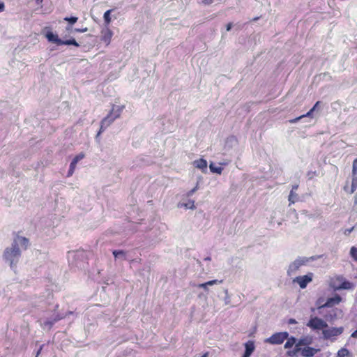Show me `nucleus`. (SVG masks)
Masks as SVG:
<instances>
[{
	"mask_svg": "<svg viewBox=\"0 0 357 357\" xmlns=\"http://www.w3.org/2000/svg\"><path fill=\"white\" fill-rule=\"evenodd\" d=\"M288 337L289 333L287 332L276 333L267 338L265 342L271 344H280L287 339Z\"/></svg>",
	"mask_w": 357,
	"mask_h": 357,
	"instance_id": "nucleus-7",
	"label": "nucleus"
},
{
	"mask_svg": "<svg viewBox=\"0 0 357 357\" xmlns=\"http://www.w3.org/2000/svg\"><path fill=\"white\" fill-rule=\"evenodd\" d=\"M353 230H354V227H351V228H349V229H345L344 234L345 235H349Z\"/></svg>",
	"mask_w": 357,
	"mask_h": 357,
	"instance_id": "nucleus-44",
	"label": "nucleus"
},
{
	"mask_svg": "<svg viewBox=\"0 0 357 357\" xmlns=\"http://www.w3.org/2000/svg\"><path fill=\"white\" fill-rule=\"evenodd\" d=\"M298 185L296 184L292 186L289 195V201L291 204H294L298 198V195L296 193V190L298 189Z\"/></svg>",
	"mask_w": 357,
	"mask_h": 357,
	"instance_id": "nucleus-16",
	"label": "nucleus"
},
{
	"mask_svg": "<svg viewBox=\"0 0 357 357\" xmlns=\"http://www.w3.org/2000/svg\"><path fill=\"white\" fill-rule=\"evenodd\" d=\"M318 351H319V349L307 347L301 349V355L303 357H313Z\"/></svg>",
	"mask_w": 357,
	"mask_h": 357,
	"instance_id": "nucleus-10",
	"label": "nucleus"
},
{
	"mask_svg": "<svg viewBox=\"0 0 357 357\" xmlns=\"http://www.w3.org/2000/svg\"><path fill=\"white\" fill-rule=\"evenodd\" d=\"M225 296L224 298L225 304L229 305L231 302V300H230V296H229V294H228V290L225 289Z\"/></svg>",
	"mask_w": 357,
	"mask_h": 357,
	"instance_id": "nucleus-34",
	"label": "nucleus"
},
{
	"mask_svg": "<svg viewBox=\"0 0 357 357\" xmlns=\"http://www.w3.org/2000/svg\"><path fill=\"white\" fill-rule=\"evenodd\" d=\"M255 350V344H254V342L252 341H248L245 344V351H248V352H250L251 354H252V352L254 351Z\"/></svg>",
	"mask_w": 357,
	"mask_h": 357,
	"instance_id": "nucleus-25",
	"label": "nucleus"
},
{
	"mask_svg": "<svg viewBox=\"0 0 357 357\" xmlns=\"http://www.w3.org/2000/svg\"><path fill=\"white\" fill-rule=\"evenodd\" d=\"M351 337L357 339V329L351 333Z\"/></svg>",
	"mask_w": 357,
	"mask_h": 357,
	"instance_id": "nucleus-45",
	"label": "nucleus"
},
{
	"mask_svg": "<svg viewBox=\"0 0 357 357\" xmlns=\"http://www.w3.org/2000/svg\"><path fill=\"white\" fill-rule=\"evenodd\" d=\"M4 10V3L2 2H0V13L3 11Z\"/></svg>",
	"mask_w": 357,
	"mask_h": 357,
	"instance_id": "nucleus-49",
	"label": "nucleus"
},
{
	"mask_svg": "<svg viewBox=\"0 0 357 357\" xmlns=\"http://www.w3.org/2000/svg\"><path fill=\"white\" fill-rule=\"evenodd\" d=\"M52 319H53V318H52V317H50V318L47 319H46L45 321H44L43 322L52 321Z\"/></svg>",
	"mask_w": 357,
	"mask_h": 357,
	"instance_id": "nucleus-52",
	"label": "nucleus"
},
{
	"mask_svg": "<svg viewBox=\"0 0 357 357\" xmlns=\"http://www.w3.org/2000/svg\"><path fill=\"white\" fill-rule=\"evenodd\" d=\"M21 257V250L16 243H12L3 252V258L6 263L8 264L11 269L15 270L17 264Z\"/></svg>",
	"mask_w": 357,
	"mask_h": 357,
	"instance_id": "nucleus-1",
	"label": "nucleus"
},
{
	"mask_svg": "<svg viewBox=\"0 0 357 357\" xmlns=\"http://www.w3.org/2000/svg\"><path fill=\"white\" fill-rule=\"evenodd\" d=\"M342 298L339 295H335L333 297L328 298L326 302L320 307H331L335 305H337L340 303Z\"/></svg>",
	"mask_w": 357,
	"mask_h": 357,
	"instance_id": "nucleus-9",
	"label": "nucleus"
},
{
	"mask_svg": "<svg viewBox=\"0 0 357 357\" xmlns=\"http://www.w3.org/2000/svg\"><path fill=\"white\" fill-rule=\"evenodd\" d=\"M321 102L320 101H317L314 105L312 107V109L314 112L315 110H317L318 109V107L319 105L321 104Z\"/></svg>",
	"mask_w": 357,
	"mask_h": 357,
	"instance_id": "nucleus-40",
	"label": "nucleus"
},
{
	"mask_svg": "<svg viewBox=\"0 0 357 357\" xmlns=\"http://www.w3.org/2000/svg\"><path fill=\"white\" fill-rule=\"evenodd\" d=\"M343 331L344 328L342 326L326 328L322 331L323 337L325 340H330L340 335Z\"/></svg>",
	"mask_w": 357,
	"mask_h": 357,
	"instance_id": "nucleus-5",
	"label": "nucleus"
},
{
	"mask_svg": "<svg viewBox=\"0 0 357 357\" xmlns=\"http://www.w3.org/2000/svg\"><path fill=\"white\" fill-rule=\"evenodd\" d=\"M307 326L312 330H321L328 328V324L323 319L315 317H312L307 324Z\"/></svg>",
	"mask_w": 357,
	"mask_h": 357,
	"instance_id": "nucleus-6",
	"label": "nucleus"
},
{
	"mask_svg": "<svg viewBox=\"0 0 357 357\" xmlns=\"http://www.w3.org/2000/svg\"><path fill=\"white\" fill-rule=\"evenodd\" d=\"M66 30L67 31H72L73 30V27H72V25L70 24H68L67 26H66Z\"/></svg>",
	"mask_w": 357,
	"mask_h": 357,
	"instance_id": "nucleus-51",
	"label": "nucleus"
},
{
	"mask_svg": "<svg viewBox=\"0 0 357 357\" xmlns=\"http://www.w3.org/2000/svg\"><path fill=\"white\" fill-rule=\"evenodd\" d=\"M350 255L354 261H357V248L352 246L350 249Z\"/></svg>",
	"mask_w": 357,
	"mask_h": 357,
	"instance_id": "nucleus-29",
	"label": "nucleus"
},
{
	"mask_svg": "<svg viewBox=\"0 0 357 357\" xmlns=\"http://www.w3.org/2000/svg\"><path fill=\"white\" fill-rule=\"evenodd\" d=\"M52 321H49V322H43L41 325L43 326V327L44 328H48V329H50L52 326L56 323L58 321L65 318V316H63L62 314H56L55 315H53L52 316Z\"/></svg>",
	"mask_w": 357,
	"mask_h": 357,
	"instance_id": "nucleus-11",
	"label": "nucleus"
},
{
	"mask_svg": "<svg viewBox=\"0 0 357 357\" xmlns=\"http://www.w3.org/2000/svg\"><path fill=\"white\" fill-rule=\"evenodd\" d=\"M113 11L112 9L107 10L103 15L104 22L106 26H108L111 22V13Z\"/></svg>",
	"mask_w": 357,
	"mask_h": 357,
	"instance_id": "nucleus-23",
	"label": "nucleus"
},
{
	"mask_svg": "<svg viewBox=\"0 0 357 357\" xmlns=\"http://www.w3.org/2000/svg\"><path fill=\"white\" fill-rule=\"evenodd\" d=\"M78 18L77 17H66L64 18V20L68 22L69 23V24L70 25H73L74 24L75 22H77Z\"/></svg>",
	"mask_w": 357,
	"mask_h": 357,
	"instance_id": "nucleus-30",
	"label": "nucleus"
},
{
	"mask_svg": "<svg viewBox=\"0 0 357 357\" xmlns=\"http://www.w3.org/2000/svg\"><path fill=\"white\" fill-rule=\"evenodd\" d=\"M351 173H357V158L353 162Z\"/></svg>",
	"mask_w": 357,
	"mask_h": 357,
	"instance_id": "nucleus-35",
	"label": "nucleus"
},
{
	"mask_svg": "<svg viewBox=\"0 0 357 357\" xmlns=\"http://www.w3.org/2000/svg\"><path fill=\"white\" fill-rule=\"evenodd\" d=\"M214 0H202V3L204 5H210L213 2Z\"/></svg>",
	"mask_w": 357,
	"mask_h": 357,
	"instance_id": "nucleus-42",
	"label": "nucleus"
},
{
	"mask_svg": "<svg viewBox=\"0 0 357 357\" xmlns=\"http://www.w3.org/2000/svg\"><path fill=\"white\" fill-rule=\"evenodd\" d=\"M251 354H252L251 353L245 351L242 357H250L251 356Z\"/></svg>",
	"mask_w": 357,
	"mask_h": 357,
	"instance_id": "nucleus-47",
	"label": "nucleus"
},
{
	"mask_svg": "<svg viewBox=\"0 0 357 357\" xmlns=\"http://www.w3.org/2000/svg\"><path fill=\"white\" fill-rule=\"evenodd\" d=\"M313 112H314V111L312 109H310V111L307 112L305 114L301 115L297 118L289 120V123H296V122H298L300 119H301L303 118L311 117Z\"/></svg>",
	"mask_w": 357,
	"mask_h": 357,
	"instance_id": "nucleus-21",
	"label": "nucleus"
},
{
	"mask_svg": "<svg viewBox=\"0 0 357 357\" xmlns=\"http://www.w3.org/2000/svg\"><path fill=\"white\" fill-rule=\"evenodd\" d=\"M222 282V280H213L206 282V286H212L213 284H221Z\"/></svg>",
	"mask_w": 357,
	"mask_h": 357,
	"instance_id": "nucleus-33",
	"label": "nucleus"
},
{
	"mask_svg": "<svg viewBox=\"0 0 357 357\" xmlns=\"http://www.w3.org/2000/svg\"><path fill=\"white\" fill-rule=\"evenodd\" d=\"M43 345H41V346L40 347L39 349L38 350V351H37V353H36V357H38V356H39V354H40V353L41 352V350H42V349H43Z\"/></svg>",
	"mask_w": 357,
	"mask_h": 357,
	"instance_id": "nucleus-50",
	"label": "nucleus"
},
{
	"mask_svg": "<svg viewBox=\"0 0 357 357\" xmlns=\"http://www.w3.org/2000/svg\"><path fill=\"white\" fill-rule=\"evenodd\" d=\"M74 45L75 47H79V45L78 43L75 40V38H70L68 40H62L61 41V45Z\"/></svg>",
	"mask_w": 357,
	"mask_h": 357,
	"instance_id": "nucleus-22",
	"label": "nucleus"
},
{
	"mask_svg": "<svg viewBox=\"0 0 357 357\" xmlns=\"http://www.w3.org/2000/svg\"><path fill=\"white\" fill-rule=\"evenodd\" d=\"M36 1H37L38 2H39V1H42L43 0H36Z\"/></svg>",
	"mask_w": 357,
	"mask_h": 357,
	"instance_id": "nucleus-56",
	"label": "nucleus"
},
{
	"mask_svg": "<svg viewBox=\"0 0 357 357\" xmlns=\"http://www.w3.org/2000/svg\"><path fill=\"white\" fill-rule=\"evenodd\" d=\"M237 143V139L234 136H230L227 139L226 144H236Z\"/></svg>",
	"mask_w": 357,
	"mask_h": 357,
	"instance_id": "nucleus-31",
	"label": "nucleus"
},
{
	"mask_svg": "<svg viewBox=\"0 0 357 357\" xmlns=\"http://www.w3.org/2000/svg\"><path fill=\"white\" fill-rule=\"evenodd\" d=\"M301 352V348L300 346L297 347V343L295 345V347L293 351H288V355L291 357H293L296 355L298 352Z\"/></svg>",
	"mask_w": 357,
	"mask_h": 357,
	"instance_id": "nucleus-27",
	"label": "nucleus"
},
{
	"mask_svg": "<svg viewBox=\"0 0 357 357\" xmlns=\"http://www.w3.org/2000/svg\"><path fill=\"white\" fill-rule=\"evenodd\" d=\"M354 204H357V193L354 196Z\"/></svg>",
	"mask_w": 357,
	"mask_h": 357,
	"instance_id": "nucleus-53",
	"label": "nucleus"
},
{
	"mask_svg": "<svg viewBox=\"0 0 357 357\" xmlns=\"http://www.w3.org/2000/svg\"><path fill=\"white\" fill-rule=\"evenodd\" d=\"M112 37V31L106 28L102 31V40L107 44H109L111 41V38Z\"/></svg>",
	"mask_w": 357,
	"mask_h": 357,
	"instance_id": "nucleus-15",
	"label": "nucleus"
},
{
	"mask_svg": "<svg viewBox=\"0 0 357 357\" xmlns=\"http://www.w3.org/2000/svg\"><path fill=\"white\" fill-rule=\"evenodd\" d=\"M12 243H16L18 248L20 245H21L22 247H24V249H26L29 244V239L25 237L18 236L15 238Z\"/></svg>",
	"mask_w": 357,
	"mask_h": 357,
	"instance_id": "nucleus-14",
	"label": "nucleus"
},
{
	"mask_svg": "<svg viewBox=\"0 0 357 357\" xmlns=\"http://www.w3.org/2000/svg\"><path fill=\"white\" fill-rule=\"evenodd\" d=\"M185 207L188 208H195L194 202L193 201L190 202L189 203L186 204Z\"/></svg>",
	"mask_w": 357,
	"mask_h": 357,
	"instance_id": "nucleus-39",
	"label": "nucleus"
},
{
	"mask_svg": "<svg viewBox=\"0 0 357 357\" xmlns=\"http://www.w3.org/2000/svg\"><path fill=\"white\" fill-rule=\"evenodd\" d=\"M287 342H285L284 344V348L285 349H289V348H291L294 344L296 345V344L297 343L296 341V338L291 336L290 337H287Z\"/></svg>",
	"mask_w": 357,
	"mask_h": 357,
	"instance_id": "nucleus-19",
	"label": "nucleus"
},
{
	"mask_svg": "<svg viewBox=\"0 0 357 357\" xmlns=\"http://www.w3.org/2000/svg\"><path fill=\"white\" fill-rule=\"evenodd\" d=\"M352 181L350 193H354L357 188V173H351Z\"/></svg>",
	"mask_w": 357,
	"mask_h": 357,
	"instance_id": "nucleus-20",
	"label": "nucleus"
},
{
	"mask_svg": "<svg viewBox=\"0 0 357 357\" xmlns=\"http://www.w3.org/2000/svg\"><path fill=\"white\" fill-rule=\"evenodd\" d=\"M124 107L114 105L109 114L107 115L101 121L100 128L97 134V137L102 132L116 119L119 118Z\"/></svg>",
	"mask_w": 357,
	"mask_h": 357,
	"instance_id": "nucleus-2",
	"label": "nucleus"
},
{
	"mask_svg": "<svg viewBox=\"0 0 357 357\" xmlns=\"http://www.w3.org/2000/svg\"><path fill=\"white\" fill-rule=\"evenodd\" d=\"M193 165L196 168L201 169L202 172H206L207 170V161L203 158L195 160Z\"/></svg>",
	"mask_w": 357,
	"mask_h": 357,
	"instance_id": "nucleus-13",
	"label": "nucleus"
},
{
	"mask_svg": "<svg viewBox=\"0 0 357 357\" xmlns=\"http://www.w3.org/2000/svg\"><path fill=\"white\" fill-rule=\"evenodd\" d=\"M198 287H199V288L203 289H204V290H206V291L208 289H207V287H208V286H206V282H204V283H202V284H199L198 285Z\"/></svg>",
	"mask_w": 357,
	"mask_h": 357,
	"instance_id": "nucleus-41",
	"label": "nucleus"
},
{
	"mask_svg": "<svg viewBox=\"0 0 357 357\" xmlns=\"http://www.w3.org/2000/svg\"><path fill=\"white\" fill-rule=\"evenodd\" d=\"M76 164L71 162L70 164V167H69V169H68V174H67V176H71L74 172H75V169L76 168Z\"/></svg>",
	"mask_w": 357,
	"mask_h": 357,
	"instance_id": "nucleus-28",
	"label": "nucleus"
},
{
	"mask_svg": "<svg viewBox=\"0 0 357 357\" xmlns=\"http://www.w3.org/2000/svg\"><path fill=\"white\" fill-rule=\"evenodd\" d=\"M331 287L335 290L354 289L355 284L347 280L342 275L335 276L331 281Z\"/></svg>",
	"mask_w": 357,
	"mask_h": 357,
	"instance_id": "nucleus-4",
	"label": "nucleus"
},
{
	"mask_svg": "<svg viewBox=\"0 0 357 357\" xmlns=\"http://www.w3.org/2000/svg\"><path fill=\"white\" fill-rule=\"evenodd\" d=\"M84 153H81L77 155L73 159V160L71 162H74V163H75L77 165L79 161H80L81 160H82L84 158Z\"/></svg>",
	"mask_w": 357,
	"mask_h": 357,
	"instance_id": "nucleus-32",
	"label": "nucleus"
},
{
	"mask_svg": "<svg viewBox=\"0 0 357 357\" xmlns=\"http://www.w3.org/2000/svg\"><path fill=\"white\" fill-rule=\"evenodd\" d=\"M112 254L115 258V259H119L121 261L126 260V254L127 252L122 250H114L112 251Z\"/></svg>",
	"mask_w": 357,
	"mask_h": 357,
	"instance_id": "nucleus-18",
	"label": "nucleus"
},
{
	"mask_svg": "<svg viewBox=\"0 0 357 357\" xmlns=\"http://www.w3.org/2000/svg\"><path fill=\"white\" fill-rule=\"evenodd\" d=\"M233 24L231 22H229L226 26V30L227 31H229L232 28Z\"/></svg>",
	"mask_w": 357,
	"mask_h": 357,
	"instance_id": "nucleus-43",
	"label": "nucleus"
},
{
	"mask_svg": "<svg viewBox=\"0 0 357 357\" xmlns=\"http://www.w3.org/2000/svg\"><path fill=\"white\" fill-rule=\"evenodd\" d=\"M322 256H312L310 257H298L292 263H291L289 266V268L287 269V273L289 276H291L294 275L297 271L302 266L305 265L309 261H314L317 259L321 258Z\"/></svg>",
	"mask_w": 357,
	"mask_h": 357,
	"instance_id": "nucleus-3",
	"label": "nucleus"
},
{
	"mask_svg": "<svg viewBox=\"0 0 357 357\" xmlns=\"http://www.w3.org/2000/svg\"><path fill=\"white\" fill-rule=\"evenodd\" d=\"M198 189V183H197V185L192 188V190H190L188 193H187V196L188 197H190L192 196Z\"/></svg>",
	"mask_w": 357,
	"mask_h": 357,
	"instance_id": "nucleus-36",
	"label": "nucleus"
},
{
	"mask_svg": "<svg viewBox=\"0 0 357 357\" xmlns=\"http://www.w3.org/2000/svg\"><path fill=\"white\" fill-rule=\"evenodd\" d=\"M204 260L205 261H211V257H206V258H204Z\"/></svg>",
	"mask_w": 357,
	"mask_h": 357,
	"instance_id": "nucleus-54",
	"label": "nucleus"
},
{
	"mask_svg": "<svg viewBox=\"0 0 357 357\" xmlns=\"http://www.w3.org/2000/svg\"><path fill=\"white\" fill-rule=\"evenodd\" d=\"M313 278L312 273H308L305 275L296 277L293 280V282L298 283L301 289H305L308 283L312 282Z\"/></svg>",
	"mask_w": 357,
	"mask_h": 357,
	"instance_id": "nucleus-8",
	"label": "nucleus"
},
{
	"mask_svg": "<svg viewBox=\"0 0 357 357\" xmlns=\"http://www.w3.org/2000/svg\"><path fill=\"white\" fill-rule=\"evenodd\" d=\"M288 323L289 324H295L297 322H296V319H289V321H288Z\"/></svg>",
	"mask_w": 357,
	"mask_h": 357,
	"instance_id": "nucleus-46",
	"label": "nucleus"
},
{
	"mask_svg": "<svg viewBox=\"0 0 357 357\" xmlns=\"http://www.w3.org/2000/svg\"><path fill=\"white\" fill-rule=\"evenodd\" d=\"M74 312L73 311H68L65 314H62L63 316H65V317H66L67 316L70 315V314H73Z\"/></svg>",
	"mask_w": 357,
	"mask_h": 357,
	"instance_id": "nucleus-48",
	"label": "nucleus"
},
{
	"mask_svg": "<svg viewBox=\"0 0 357 357\" xmlns=\"http://www.w3.org/2000/svg\"><path fill=\"white\" fill-rule=\"evenodd\" d=\"M202 357H208V353L203 354Z\"/></svg>",
	"mask_w": 357,
	"mask_h": 357,
	"instance_id": "nucleus-55",
	"label": "nucleus"
},
{
	"mask_svg": "<svg viewBox=\"0 0 357 357\" xmlns=\"http://www.w3.org/2000/svg\"><path fill=\"white\" fill-rule=\"evenodd\" d=\"M313 342V338L310 335H307L305 337H303L300 338L297 342V347L298 346H308L311 344Z\"/></svg>",
	"mask_w": 357,
	"mask_h": 357,
	"instance_id": "nucleus-17",
	"label": "nucleus"
},
{
	"mask_svg": "<svg viewBox=\"0 0 357 357\" xmlns=\"http://www.w3.org/2000/svg\"><path fill=\"white\" fill-rule=\"evenodd\" d=\"M209 169H210L211 172L216 173V174H221L223 170V168L222 167L215 166L213 163H211L210 164Z\"/></svg>",
	"mask_w": 357,
	"mask_h": 357,
	"instance_id": "nucleus-24",
	"label": "nucleus"
},
{
	"mask_svg": "<svg viewBox=\"0 0 357 357\" xmlns=\"http://www.w3.org/2000/svg\"><path fill=\"white\" fill-rule=\"evenodd\" d=\"M316 175V172H313V171H310L307 172V176L309 177L310 179H312L314 176Z\"/></svg>",
	"mask_w": 357,
	"mask_h": 357,
	"instance_id": "nucleus-38",
	"label": "nucleus"
},
{
	"mask_svg": "<svg viewBox=\"0 0 357 357\" xmlns=\"http://www.w3.org/2000/svg\"><path fill=\"white\" fill-rule=\"evenodd\" d=\"M349 355H350V352L346 348H342L337 352V357H346Z\"/></svg>",
	"mask_w": 357,
	"mask_h": 357,
	"instance_id": "nucleus-26",
	"label": "nucleus"
},
{
	"mask_svg": "<svg viewBox=\"0 0 357 357\" xmlns=\"http://www.w3.org/2000/svg\"><path fill=\"white\" fill-rule=\"evenodd\" d=\"M73 31L75 32H77V33H84V32H86L88 31V29L86 27L85 28H83V29H74Z\"/></svg>",
	"mask_w": 357,
	"mask_h": 357,
	"instance_id": "nucleus-37",
	"label": "nucleus"
},
{
	"mask_svg": "<svg viewBox=\"0 0 357 357\" xmlns=\"http://www.w3.org/2000/svg\"><path fill=\"white\" fill-rule=\"evenodd\" d=\"M45 37L49 42L55 43L57 45H61V39L59 38L57 34L54 33L52 31H47L45 34Z\"/></svg>",
	"mask_w": 357,
	"mask_h": 357,
	"instance_id": "nucleus-12",
	"label": "nucleus"
}]
</instances>
